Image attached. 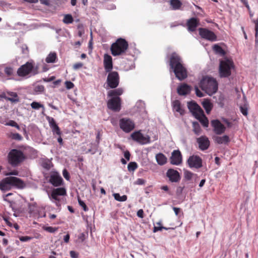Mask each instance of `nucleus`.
<instances>
[{"mask_svg":"<svg viewBox=\"0 0 258 258\" xmlns=\"http://www.w3.org/2000/svg\"><path fill=\"white\" fill-rule=\"evenodd\" d=\"M169 64L178 80L182 81L187 78V70L183 66L182 59L177 53L173 52L170 54Z\"/></svg>","mask_w":258,"mask_h":258,"instance_id":"1","label":"nucleus"},{"mask_svg":"<svg viewBox=\"0 0 258 258\" xmlns=\"http://www.w3.org/2000/svg\"><path fill=\"white\" fill-rule=\"evenodd\" d=\"M218 86L216 79L208 76L204 77L199 84V86L202 90L210 96L217 91Z\"/></svg>","mask_w":258,"mask_h":258,"instance_id":"2","label":"nucleus"},{"mask_svg":"<svg viewBox=\"0 0 258 258\" xmlns=\"http://www.w3.org/2000/svg\"><path fill=\"white\" fill-rule=\"evenodd\" d=\"M9 185L23 188L25 186V184L22 179L14 176L6 177L0 181V189L2 191L10 190Z\"/></svg>","mask_w":258,"mask_h":258,"instance_id":"3","label":"nucleus"},{"mask_svg":"<svg viewBox=\"0 0 258 258\" xmlns=\"http://www.w3.org/2000/svg\"><path fill=\"white\" fill-rule=\"evenodd\" d=\"M128 48L127 41L123 38H119L112 44L110 50L113 56H118L124 54Z\"/></svg>","mask_w":258,"mask_h":258,"instance_id":"4","label":"nucleus"},{"mask_svg":"<svg viewBox=\"0 0 258 258\" xmlns=\"http://www.w3.org/2000/svg\"><path fill=\"white\" fill-rule=\"evenodd\" d=\"M26 159L24 153L18 149H12L8 155V163L13 167H16L23 162Z\"/></svg>","mask_w":258,"mask_h":258,"instance_id":"5","label":"nucleus"},{"mask_svg":"<svg viewBox=\"0 0 258 258\" xmlns=\"http://www.w3.org/2000/svg\"><path fill=\"white\" fill-rule=\"evenodd\" d=\"M234 67L232 61L227 59L220 61L219 66V75L221 78H226L231 74V70Z\"/></svg>","mask_w":258,"mask_h":258,"instance_id":"6","label":"nucleus"},{"mask_svg":"<svg viewBox=\"0 0 258 258\" xmlns=\"http://www.w3.org/2000/svg\"><path fill=\"white\" fill-rule=\"evenodd\" d=\"M108 73L106 80L108 86L111 89L116 88L119 83L120 78L118 72L110 71Z\"/></svg>","mask_w":258,"mask_h":258,"instance_id":"7","label":"nucleus"},{"mask_svg":"<svg viewBox=\"0 0 258 258\" xmlns=\"http://www.w3.org/2000/svg\"><path fill=\"white\" fill-rule=\"evenodd\" d=\"M120 128L126 133H130L135 128V123L133 120L128 118H122L119 121Z\"/></svg>","mask_w":258,"mask_h":258,"instance_id":"8","label":"nucleus"},{"mask_svg":"<svg viewBox=\"0 0 258 258\" xmlns=\"http://www.w3.org/2000/svg\"><path fill=\"white\" fill-rule=\"evenodd\" d=\"M33 61H28L25 64L22 65L17 70V73L19 77H24L29 75L34 68Z\"/></svg>","mask_w":258,"mask_h":258,"instance_id":"9","label":"nucleus"},{"mask_svg":"<svg viewBox=\"0 0 258 258\" xmlns=\"http://www.w3.org/2000/svg\"><path fill=\"white\" fill-rule=\"evenodd\" d=\"M187 163L191 168L199 169L203 166L202 159L198 155L190 156L187 160Z\"/></svg>","mask_w":258,"mask_h":258,"instance_id":"10","label":"nucleus"},{"mask_svg":"<svg viewBox=\"0 0 258 258\" xmlns=\"http://www.w3.org/2000/svg\"><path fill=\"white\" fill-rule=\"evenodd\" d=\"M199 31L200 35L205 39L211 41H215L217 40L216 35L208 29L200 28L199 29Z\"/></svg>","mask_w":258,"mask_h":258,"instance_id":"11","label":"nucleus"},{"mask_svg":"<svg viewBox=\"0 0 258 258\" xmlns=\"http://www.w3.org/2000/svg\"><path fill=\"white\" fill-rule=\"evenodd\" d=\"M121 102L120 97H112L108 101L107 107L114 111H119L121 109Z\"/></svg>","mask_w":258,"mask_h":258,"instance_id":"12","label":"nucleus"},{"mask_svg":"<svg viewBox=\"0 0 258 258\" xmlns=\"http://www.w3.org/2000/svg\"><path fill=\"white\" fill-rule=\"evenodd\" d=\"M67 194V191L64 187H58L53 188L50 194H48L49 198L51 200H54L56 201L59 202L60 199L58 196H65Z\"/></svg>","mask_w":258,"mask_h":258,"instance_id":"13","label":"nucleus"},{"mask_svg":"<svg viewBox=\"0 0 258 258\" xmlns=\"http://www.w3.org/2000/svg\"><path fill=\"white\" fill-rule=\"evenodd\" d=\"M196 141L198 144L199 149L201 151L207 150L210 145L209 139L205 136H202L197 138Z\"/></svg>","mask_w":258,"mask_h":258,"instance_id":"14","label":"nucleus"},{"mask_svg":"<svg viewBox=\"0 0 258 258\" xmlns=\"http://www.w3.org/2000/svg\"><path fill=\"white\" fill-rule=\"evenodd\" d=\"M188 108L195 117L201 115L204 111L201 107L195 102L190 101L188 103Z\"/></svg>","mask_w":258,"mask_h":258,"instance_id":"15","label":"nucleus"},{"mask_svg":"<svg viewBox=\"0 0 258 258\" xmlns=\"http://www.w3.org/2000/svg\"><path fill=\"white\" fill-rule=\"evenodd\" d=\"M131 137L133 140L141 144L147 143L150 141V138L144 137L140 131L134 132Z\"/></svg>","mask_w":258,"mask_h":258,"instance_id":"16","label":"nucleus"},{"mask_svg":"<svg viewBox=\"0 0 258 258\" xmlns=\"http://www.w3.org/2000/svg\"><path fill=\"white\" fill-rule=\"evenodd\" d=\"M182 155L179 150H174L170 158V163L172 165H179L182 162Z\"/></svg>","mask_w":258,"mask_h":258,"instance_id":"17","label":"nucleus"},{"mask_svg":"<svg viewBox=\"0 0 258 258\" xmlns=\"http://www.w3.org/2000/svg\"><path fill=\"white\" fill-rule=\"evenodd\" d=\"M49 182L54 186L57 187L62 185L63 179L57 172H54L50 175Z\"/></svg>","mask_w":258,"mask_h":258,"instance_id":"18","label":"nucleus"},{"mask_svg":"<svg viewBox=\"0 0 258 258\" xmlns=\"http://www.w3.org/2000/svg\"><path fill=\"white\" fill-rule=\"evenodd\" d=\"M211 124L216 134L221 135L225 132V127L219 120H213L211 121Z\"/></svg>","mask_w":258,"mask_h":258,"instance_id":"19","label":"nucleus"},{"mask_svg":"<svg viewBox=\"0 0 258 258\" xmlns=\"http://www.w3.org/2000/svg\"><path fill=\"white\" fill-rule=\"evenodd\" d=\"M166 176L172 182H177L180 180L179 173L173 169H169L166 172Z\"/></svg>","mask_w":258,"mask_h":258,"instance_id":"20","label":"nucleus"},{"mask_svg":"<svg viewBox=\"0 0 258 258\" xmlns=\"http://www.w3.org/2000/svg\"><path fill=\"white\" fill-rule=\"evenodd\" d=\"M103 65L105 72H109L112 71L113 69V62L112 57L108 54L104 55Z\"/></svg>","mask_w":258,"mask_h":258,"instance_id":"21","label":"nucleus"},{"mask_svg":"<svg viewBox=\"0 0 258 258\" xmlns=\"http://www.w3.org/2000/svg\"><path fill=\"white\" fill-rule=\"evenodd\" d=\"M47 119L49 122L50 127L52 128L53 134H56L58 136L61 135V131L58 126L56 123L54 118L51 117H47Z\"/></svg>","mask_w":258,"mask_h":258,"instance_id":"22","label":"nucleus"},{"mask_svg":"<svg viewBox=\"0 0 258 258\" xmlns=\"http://www.w3.org/2000/svg\"><path fill=\"white\" fill-rule=\"evenodd\" d=\"M191 91V87L186 84H183L177 88V93L180 95H186Z\"/></svg>","mask_w":258,"mask_h":258,"instance_id":"23","label":"nucleus"},{"mask_svg":"<svg viewBox=\"0 0 258 258\" xmlns=\"http://www.w3.org/2000/svg\"><path fill=\"white\" fill-rule=\"evenodd\" d=\"M199 21L197 18H191L187 22V26L188 30L190 31H195L198 26Z\"/></svg>","mask_w":258,"mask_h":258,"instance_id":"24","label":"nucleus"},{"mask_svg":"<svg viewBox=\"0 0 258 258\" xmlns=\"http://www.w3.org/2000/svg\"><path fill=\"white\" fill-rule=\"evenodd\" d=\"M123 93V90L121 88H114L113 90L109 91L107 93L108 97H119Z\"/></svg>","mask_w":258,"mask_h":258,"instance_id":"25","label":"nucleus"},{"mask_svg":"<svg viewBox=\"0 0 258 258\" xmlns=\"http://www.w3.org/2000/svg\"><path fill=\"white\" fill-rule=\"evenodd\" d=\"M7 94L10 97H8L6 94H4L2 95V97L4 98L6 100L10 101L12 102H18L19 101V99L16 93L11 92H8Z\"/></svg>","mask_w":258,"mask_h":258,"instance_id":"26","label":"nucleus"},{"mask_svg":"<svg viewBox=\"0 0 258 258\" xmlns=\"http://www.w3.org/2000/svg\"><path fill=\"white\" fill-rule=\"evenodd\" d=\"M172 107L173 110L179 112L180 114L183 115L184 114V111L181 107L180 102L179 100H174L172 102Z\"/></svg>","mask_w":258,"mask_h":258,"instance_id":"27","label":"nucleus"},{"mask_svg":"<svg viewBox=\"0 0 258 258\" xmlns=\"http://www.w3.org/2000/svg\"><path fill=\"white\" fill-rule=\"evenodd\" d=\"M156 160L157 163L160 165H163L167 163V157L161 153H159L156 155Z\"/></svg>","mask_w":258,"mask_h":258,"instance_id":"28","label":"nucleus"},{"mask_svg":"<svg viewBox=\"0 0 258 258\" xmlns=\"http://www.w3.org/2000/svg\"><path fill=\"white\" fill-rule=\"evenodd\" d=\"M215 141L218 144H227L230 142V139L227 135L222 137L217 136L215 138Z\"/></svg>","mask_w":258,"mask_h":258,"instance_id":"29","label":"nucleus"},{"mask_svg":"<svg viewBox=\"0 0 258 258\" xmlns=\"http://www.w3.org/2000/svg\"><path fill=\"white\" fill-rule=\"evenodd\" d=\"M205 127H208L209 125V120L207 117L204 114V112L202 113L201 115L196 117Z\"/></svg>","mask_w":258,"mask_h":258,"instance_id":"30","label":"nucleus"},{"mask_svg":"<svg viewBox=\"0 0 258 258\" xmlns=\"http://www.w3.org/2000/svg\"><path fill=\"white\" fill-rule=\"evenodd\" d=\"M57 59V54L55 52H51L46 57L45 61L47 63H54Z\"/></svg>","mask_w":258,"mask_h":258,"instance_id":"31","label":"nucleus"},{"mask_svg":"<svg viewBox=\"0 0 258 258\" xmlns=\"http://www.w3.org/2000/svg\"><path fill=\"white\" fill-rule=\"evenodd\" d=\"M202 105L208 114L210 112L213 107L212 104L208 100H205L202 102Z\"/></svg>","mask_w":258,"mask_h":258,"instance_id":"32","label":"nucleus"},{"mask_svg":"<svg viewBox=\"0 0 258 258\" xmlns=\"http://www.w3.org/2000/svg\"><path fill=\"white\" fill-rule=\"evenodd\" d=\"M170 5L172 7L173 10H179L181 6L182 3L179 0H170Z\"/></svg>","mask_w":258,"mask_h":258,"instance_id":"33","label":"nucleus"},{"mask_svg":"<svg viewBox=\"0 0 258 258\" xmlns=\"http://www.w3.org/2000/svg\"><path fill=\"white\" fill-rule=\"evenodd\" d=\"M243 99L244 101H245V97L244 96H243ZM247 106H248L247 103L245 102L243 105L240 106V111L242 113V114L244 115V116H246L248 114Z\"/></svg>","mask_w":258,"mask_h":258,"instance_id":"34","label":"nucleus"},{"mask_svg":"<svg viewBox=\"0 0 258 258\" xmlns=\"http://www.w3.org/2000/svg\"><path fill=\"white\" fill-rule=\"evenodd\" d=\"M213 50L218 54H219L221 55H224L225 54L224 50L223 48L218 44H215L213 46Z\"/></svg>","mask_w":258,"mask_h":258,"instance_id":"35","label":"nucleus"},{"mask_svg":"<svg viewBox=\"0 0 258 258\" xmlns=\"http://www.w3.org/2000/svg\"><path fill=\"white\" fill-rule=\"evenodd\" d=\"M114 199L119 202H124L127 200V197L126 195L120 196L118 193H115L113 195Z\"/></svg>","mask_w":258,"mask_h":258,"instance_id":"36","label":"nucleus"},{"mask_svg":"<svg viewBox=\"0 0 258 258\" xmlns=\"http://www.w3.org/2000/svg\"><path fill=\"white\" fill-rule=\"evenodd\" d=\"M74 19L70 14L66 15L63 19V22L65 24H71L73 22Z\"/></svg>","mask_w":258,"mask_h":258,"instance_id":"37","label":"nucleus"},{"mask_svg":"<svg viewBox=\"0 0 258 258\" xmlns=\"http://www.w3.org/2000/svg\"><path fill=\"white\" fill-rule=\"evenodd\" d=\"M193 131L197 135H199L201 134V128L198 123H193Z\"/></svg>","mask_w":258,"mask_h":258,"instance_id":"38","label":"nucleus"},{"mask_svg":"<svg viewBox=\"0 0 258 258\" xmlns=\"http://www.w3.org/2000/svg\"><path fill=\"white\" fill-rule=\"evenodd\" d=\"M156 225L158 226H155L153 228V232H156L158 231H161L163 229H165V230H168V229H170V228H166V227H165L163 226H161V223L160 222H157L156 223Z\"/></svg>","mask_w":258,"mask_h":258,"instance_id":"39","label":"nucleus"},{"mask_svg":"<svg viewBox=\"0 0 258 258\" xmlns=\"http://www.w3.org/2000/svg\"><path fill=\"white\" fill-rule=\"evenodd\" d=\"M138 168V164L135 162H131L127 165V169L129 171H134Z\"/></svg>","mask_w":258,"mask_h":258,"instance_id":"40","label":"nucleus"},{"mask_svg":"<svg viewBox=\"0 0 258 258\" xmlns=\"http://www.w3.org/2000/svg\"><path fill=\"white\" fill-rule=\"evenodd\" d=\"M31 106L33 109H38L40 108H43V109L44 108V107L42 104H40L39 102L35 101L33 102L31 104Z\"/></svg>","mask_w":258,"mask_h":258,"instance_id":"41","label":"nucleus"},{"mask_svg":"<svg viewBox=\"0 0 258 258\" xmlns=\"http://www.w3.org/2000/svg\"><path fill=\"white\" fill-rule=\"evenodd\" d=\"M6 125L15 127L18 130L20 129V126L18 125V124L16 121L13 120H10V121H9L8 122L6 123Z\"/></svg>","mask_w":258,"mask_h":258,"instance_id":"42","label":"nucleus"},{"mask_svg":"<svg viewBox=\"0 0 258 258\" xmlns=\"http://www.w3.org/2000/svg\"><path fill=\"white\" fill-rule=\"evenodd\" d=\"M193 174H194L188 170H185L184 172V177L188 180H190L192 178Z\"/></svg>","mask_w":258,"mask_h":258,"instance_id":"43","label":"nucleus"},{"mask_svg":"<svg viewBox=\"0 0 258 258\" xmlns=\"http://www.w3.org/2000/svg\"><path fill=\"white\" fill-rule=\"evenodd\" d=\"M78 203L79 205L82 207L84 211L86 212L88 211V208L85 203L83 201H82L79 197L78 198Z\"/></svg>","mask_w":258,"mask_h":258,"instance_id":"44","label":"nucleus"},{"mask_svg":"<svg viewBox=\"0 0 258 258\" xmlns=\"http://www.w3.org/2000/svg\"><path fill=\"white\" fill-rule=\"evenodd\" d=\"M11 137L12 139L17 141H21L23 139L22 137L18 133H13Z\"/></svg>","mask_w":258,"mask_h":258,"instance_id":"45","label":"nucleus"},{"mask_svg":"<svg viewBox=\"0 0 258 258\" xmlns=\"http://www.w3.org/2000/svg\"><path fill=\"white\" fill-rule=\"evenodd\" d=\"M64 84L67 89H71L74 87V84L71 81H67Z\"/></svg>","mask_w":258,"mask_h":258,"instance_id":"46","label":"nucleus"},{"mask_svg":"<svg viewBox=\"0 0 258 258\" xmlns=\"http://www.w3.org/2000/svg\"><path fill=\"white\" fill-rule=\"evenodd\" d=\"M22 51L23 54H24L26 55H28L29 54V49L28 46L24 44L22 46Z\"/></svg>","mask_w":258,"mask_h":258,"instance_id":"47","label":"nucleus"},{"mask_svg":"<svg viewBox=\"0 0 258 258\" xmlns=\"http://www.w3.org/2000/svg\"><path fill=\"white\" fill-rule=\"evenodd\" d=\"M42 166L46 169H49L50 168V162L48 160L43 162Z\"/></svg>","mask_w":258,"mask_h":258,"instance_id":"48","label":"nucleus"},{"mask_svg":"<svg viewBox=\"0 0 258 258\" xmlns=\"http://www.w3.org/2000/svg\"><path fill=\"white\" fill-rule=\"evenodd\" d=\"M196 95L199 97H202L204 96V94L199 90L198 87L196 86L195 87Z\"/></svg>","mask_w":258,"mask_h":258,"instance_id":"49","label":"nucleus"},{"mask_svg":"<svg viewBox=\"0 0 258 258\" xmlns=\"http://www.w3.org/2000/svg\"><path fill=\"white\" fill-rule=\"evenodd\" d=\"M5 73L8 76H11L13 74V69L10 67H7L5 70Z\"/></svg>","mask_w":258,"mask_h":258,"instance_id":"50","label":"nucleus"},{"mask_svg":"<svg viewBox=\"0 0 258 258\" xmlns=\"http://www.w3.org/2000/svg\"><path fill=\"white\" fill-rule=\"evenodd\" d=\"M45 230L46 231L49 232L54 233V232H55V231H57V228H55V227H53L49 226V227H46L45 228Z\"/></svg>","mask_w":258,"mask_h":258,"instance_id":"51","label":"nucleus"},{"mask_svg":"<svg viewBox=\"0 0 258 258\" xmlns=\"http://www.w3.org/2000/svg\"><path fill=\"white\" fill-rule=\"evenodd\" d=\"M62 174H63L64 178L66 180H69L70 179V174H69V173L67 170V169H64L63 170Z\"/></svg>","mask_w":258,"mask_h":258,"instance_id":"52","label":"nucleus"},{"mask_svg":"<svg viewBox=\"0 0 258 258\" xmlns=\"http://www.w3.org/2000/svg\"><path fill=\"white\" fill-rule=\"evenodd\" d=\"M83 66V64L82 62H77L74 64L73 68L74 70H76L81 69Z\"/></svg>","mask_w":258,"mask_h":258,"instance_id":"53","label":"nucleus"},{"mask_svg":"<svg viewBox=\"0 0 258 258\" xmlns=\"http://www.w3.org/2000/svg\"><path fill=\"white\" fill-rule=\"evenodd\" d=\"M31 239H32V238L31 237H29L28 236H21L19 238L20 240L21 241H23V242L29 241V240H31Z\"/></svg>","mask_w":258,"mask_h":258,"instance_id":"54","label":"nucleus"},{"mask_svg":"<svg viewBox=\"0 0 258 258\" xmlns=\"http://www.w3.org/2000/svg\"><path fill=\"white\" fill-rule=\"evenodd\" d=\"M70 255L72 258H78L79 254L75 251L71 250L70 252Z\"/></svg>","mask_w":258,"mask_h":258,"instance_id":"55","label":"nucleus"},{"mask_svg":"<svg viewBox=\"0 0 258 258\" xmlns=\"http://www.w3.org/2000/svg\"><path fill=\"white\" fill-rule=\"evenodd\" d=\"M252 22L255 24V34H258V18H257L256 20H253Z\"/></svg>","mask_w":258,"mask_h":258,"instance_id":"56","label":"nucleus"},{"mask_svg":"<svg viewBox=\"0 0 258 258\" xmlns=\"http://www.w3.org/2000/svg\"><path fill=\"white\" fill-rule=\"evenodd\" d=\"M145 183V180L142 178H138L136 181V184L138 185H143Z\"/></svg>","mask_w":258,"mask_h":258,"instance_id":"57","label":"nucleus"},{"mask_svg":"<svg viewBox=\"0 0 258 258\" xmlns=\"http://www.w3.org/2000/svg\"><path fill=\"white\" fill-rule=\"evenodd\" d=\"M130 156H131V154L128 151H125L124 152V156L127 160H128V161L130 160Z\"/></svg>","mask_w":258,"mask_h":258,"instance_id":"58","label":"nucleus"},{"mask_svg":"<svg viewBox=\"0 0 258 258\" xmlns=\"http://www.w3.org/2000/svg\"><path fill=\"white\" fill-rule=\"evenodd\" d=\"M137 216L141 218L144 217V211L142 209H140L137 212Z\"/></svg>","mask_w":258,"mask_h":258,"instance_id":"59","label":"nucleus"},{"mask_svg":"<svg viewBox=\"0 0 258 258\" xmlns=\"http://www.w3.org/2000/svg\"><path fill=\"white\" fill-rule=\"evenodd\" d=\"M100 133L99 131L97 132V135H96V142H97V145L99 144L100 140Z\"/></svg>","mask_w":258,"mask_h":258,"instance_id":"60","label":"nucleus"},{"mask_svg":"<svg viewBox=\"0 0 258 258\" xmlns=\"http://www.w3.org/2000/svg\"><path fill=\"white\" fill-rule=\"evenodd\" d=\"M40 2L41 4H43L46 6H49L50 4V2L49 0H40Z\"/></svg>","mask_w":258,"mask_h":258,"instance_id":"61","label":"nucleus"},{"mask_svg":"<svg viewBox=\"0 0 258 258\" xmlns=\"http://www.w3.org/2000/svg\"><path fill=\"white\" fill-rule=\"evenodd\" d=\"M173 210L176 216H177L179 213L180 212V209L177 207H173Z\"/></svg>","mask_w":258,"mask_h":258,"instance_id":"62","label":"nucleus"},{"mask_svg":"<svg viewBox=\"0 0 258 258\" xmlns=\"http://www.w3.org/2000/svg\"><path fill=\"white\" fill-rule=\"evenodd\" d=\"M70 240V235L69 234H67L64 236L63 240L64 242L68 243L69 242Z\"/></svg>","mask_w":258,"mask_h":258,"instance_id":"63","label":"nucleus"},{"mask_svg":"<svg viewBox=\"0 0 258 258\" xmlns=\"http://www.w3.org/2000/svg\"><path fill=\"white\" fill-rule=\"evenodd\" d=\"M242 3L244 5V6L246 7V8L249 10H250V7L248 4V2L246 0H243V2H242Z\"/></svg>","mask_w":258,"mask_h":258,"instance_id":"64","label":"nucleus"}]
</instances>
